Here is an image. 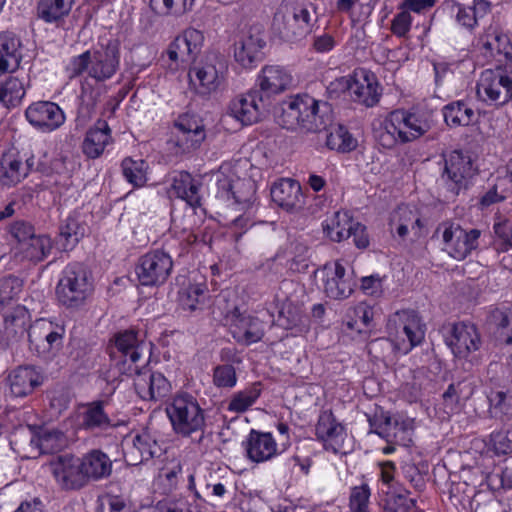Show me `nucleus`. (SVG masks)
I'll list each match as a JSON object with an SVG mask.
<instances>
[{
	"mask_svg": "<svg viewBox=\"0 0 512 512\" xmlns=\"http://www.w3.org/2000/svg\"><path fill=\"white\" fill-rule=\"evenodd\" d=\"M271 198L279 207L295 210L302 204L301 186L292 179H281L271 187Z\"/></svg>",
	"mask_w": 512,
	"mask_h": 512,
	"instance_id": "nucleus-29",
	"label": "nucleus"
},
{
	"mask_svg": "<svg viewBox=\"0 0 512 512\" xmlns=\"http://www.w3.org/2000/svg\"><path fill=\"white\" fill-rule=\"evenodd\" d=\"M243 445L247 458L254 463L266 462L279 453L277 443L269 432L251 430Z\"/></svg>",
	"mask_w": 512,
	"mask_h": 512,
	"instance_id": "nucleus-26",
	"label": "nucleus"
},
{
	"mask_svg": "<svg viewBox=\"0 0 512 512\" xmlns=\"http://www.w3.org/2000/svg\"><path fill=\"white\" fill-rule=\"evenodd\" d=\"M390 114L398 128L400 143H407L420 138L427 133L432 126L430 115L424 112L395 110Z\"/></svg>",
	"mask_w": 512,
	"mask_h": 512,
	"instance_id": "nucleus-17",
	"label": "nucleus"
},
{
	"mask_svg": "<svg viewBox=\"0 0 512 512\" xmlns=\"http://www.w3.org/2000/svg\"><path fill=\"white\" fill-rule=\"evenodd\" d=\"M91 292L92 283L86 269L80 264L67 266L57 285L58 300L67 307H77L84 303Z\"/></svg>",
	"mask_w": 512,
	"mask_h": 512,
	"instance_id": "nucleus-9",
	"label": "nucleus"
},
{
	"mask_svg": "<svg viewBox=\"0 0 512 512\" xmlns=\"http://www.w3.org/2000/svg\"><path fill=\"white\" fill-rule=\"evenodd\" d=\"M114 347L115 351L112 354H119L124 364L129 362L128 372L131 375L135 366L140 365L139 362L142 364L147 362V347L134 330H125L116 334Z\"/></svg>",
	"mask_w": 512,
	"mask_h": 512,
	"instance_id": "nucleus-19",
	"label": "nucleus"
},
{
	"mask_svg": "<svg viewBox=\"0 0 512 512\" xmlns=\"http://www.w3.org/2000/svg\"><path fill=\"white\" fill-rule=\"evenodd\" d=\"M444 339L453 355L460 359H467L482 345L477 327L469 322L449 324L444 328Z\"/></svg>",
	"mask_w": 512,
	"mask_h": 512,
	"instance_id": "nucleus-13",
	"label": "nucleus"
},
{
	"mask_svg": "<svg viewBox=\"0 0 512 512\" xmlns=\"http://www.w3.org/2000/svg\"><path fill=\"white\" fill-rule=\"evenodd\" d=\"M257 85L265 100L281 94L293 86L292 74L283 66L266 65L257 77Z\"/></svg>",
	"mask_w": 512,
	"mask_h": 512,
	"instance_id": "nucleus-25",
	"label": "nucleus"
},
{
	"mask_svg": "<svg viewBox=\"0 0 512 512\" xmlns=\"http://www.w3.org/2000/svg\"><path fill=\"white\" fill-rule=\"evenodd\" d=\"M354 220L348 211H337L328 218L324 225L326 235L334 242H341L351 237Z\"/></svg>",
	"mask_w": 512,
	"mask_h": 512,
	"instance_id": "nucleus-38",
	"label": "nucleus"
},
{
	"mask_svg": "<svg viewBox=\"0 0 512 512\" xmlns=\"http://www.w3.org/2000/svg\"><path fill=\"white\" fill-rule=\"evenodd\" d=\"M445 7L455 16L456 22L462 27L472 30L477 26L478 20L476 19L471 7H466L453 0L446 1Z\"/></svg>",
	"mask_w": 512,
	"mask_h": 512,
	"instance_id": "nucleus-53",
	"label": "nucleus"
},
{
	"mask_svg": "<svg viewBox=\"0 0 512 512\" xmlns=\"http://www.w3.org/2000/svg\"><path fill=\"white\" fill-rule=\"evenodd\" d=\"M173 269L171 256L161 250L146 253L136 268L138 280L144 286H159L166 282Z\"/></svg>",
	"mask_w": 512,
	"mask_h": 512,
	"instance_id": "nucleus-14",
	"label": "nucleus"
},
{
	"mask_svg": "<svg viewBox=\"0 0 512 512\" xmlns=\"http://www.w3.org/2000/svg\"><path fill=\"white\" fill-rule=\"evenodd\" d=\"M309 248L306 244L294 241L290 244V269L301 273L305 272L309 266Z\"/></svg>",
	"mask_w": 512,
	"mask_h": 512,
	"instance_id": "nucleus-56",
	"label": "nucleus"
},
{
	"mask_svg": "<svg viewBox=\"0 0 512 512\" xmlns=\"http://www.w3.org/2000/svg\"><path fill=\"white\" fill-rule=\"evenodd\" d=\"M214 384L221 388H232L236 385L237 376L232 365H221L215 368L213 375Z\"/></svg>",
	"mask_w": 512,
	"mask_h": 512,
	"instance_id": "nucleus-62",
	"label": "nucleus"
},
{
	"mask_svg": "<svg viewBox=\"0 0 512 512\" xmlns=\"http://www.w3.org/2000/svg\"><path fill=\"white\" fill-rule=\"evenodd\" d=\"M111 130L106 121H98L90 128L82 144L83 153L91 159L98 158L111 141Z\"/></svg>",
	"mask_w": 512,
	"mask_h": 512,
	"instance_id": "nucleus-31",
	"label": "nucleus"
},
{
	"mask_svg": "<svg viewBox=\"0 0 512 512\" xmlns=\"http://www.w3.org/2000/svg\"><path fill=\"white\" fill-rule=\"evenodd\" d=\"M480 230H465L459 224L443 222L438 225L434 236L441 238L442 250L456 260L465 259L478 247Z\"/></svg>",
	"mask_w": 512,
	"mask_h": 512,
	"instance_id": "nucleus-8",
	"label": "nucleus"
},
{
	"mask_svg": "<svg viewBox=\"0 0 512 512\" xmlns=\"http://www.w3.org/2000/svg\"><path fill=\"white\" fill-rule=\"evenodd\" d=\"M230 332L240 344L250 345L260 341L264 336V324L255 316L244 314L234 309L228 316Z\"/></svg>",
	"mask_w": 512,
	"mask_h": 512,
	"instance_id": "nucleus-21",
	"label": "nucleus"
},
{
	"mask_svg": "<svg viewBox=\"0 0 512 512\" xmlns=\"http://www.w3.org/2000/svg\"><path fill=\"white\" fill-rule=\"evenodd\" d=\"M326 145L331 150L345 153L355 149L357 141L345 127L337 125L332 127L327 133Z\"/></svg>",
	"mask_w": 512,
	"mask_h": 512,
	"instance_id": "nucleus-44",
	"label": "nucleus"
},
{
	"mask_svg": "<svg viewBox=\"0 0 512 512\" xmlns=\"http://www.w3.org/2000/svg\"><path fill=\"white\" fill-rule=\"evenodd\" d=\"M387 335L394 347L407 354L419 345L425 336V324L414 310H400L393 313L387 321Z\"/></svg>",
	"mask_w": 512,
	"mask_h": 512,
	"instance_id": "nucleus-4",
	"label": "nucleus"
},
{
	"mask_svg": "<svg viewBox=\"0 0 512 512\" xmlns=\"http://www.w3.org/2000/svg\"><path fill=\"white\" fill-rule=\"evenodd\" d=\"M124 445V457L129 465H138L163 453L162 446L148 430L136 434L131 441L126 440Z\"/></svg>",
	"mask_w": 512,
	"mask_h": 512,
	"instance_id": "nucleus-22",
	"label": "nucleus"
},
{
	"mask_svg": "<svg viewBox=\"0 0 512 512\" xmlns=\"http://www.w3.org/2000/svg\"><path fill=\"white\" fill-rule=\"evenodd\" d=\"M315 277L321 282L325 295L335 300L348 298L356 285L353 271H348L341 260L327 262L315 271Z\"/></svg>",
	"mask_w": 512,
	"mask_h": 512,
	"instance_id": "nucleus-11",
	"label": "nucleus"
},
{
	"mask_svg": "<svg viewBox=\"0 0 512 512\" xmlns=\"http://www.w3.org/2000/svg\"><path fill=\"white\" fill-rule=\"evenodd\" d=\"M166 54L171 61L170 68L174 70L194 61V58L178 36L169 45Z\"/></svg>",
	"mask_w": 512,
	"mask_h": 512,
	"instance_id": "nucleus-54",
	"label": "nucleus"
},
{
	"mask_svg": "<svg viewBox=\"0 0 512 512\" xmlns=\"http://www.w3.org/2000/svg\"><path fill=\"white\" fill-rule=\"evenodd\" d=\"M25 93V82L18 77L10 76L0 80V102L6 107L17 106Z\"/></svg>",
	"mask_w": 512,
	"mask_h": 512,
	"instance_id": "nucleus-42",
	"label": "nucleus"
},
{
	"mask_svg": "<svg viewBox=\"0 0 512 512\" xmlns=\"http://www.w3.org/2000/svg\"><path fill=\"white\" fill-rule=\"evenodd\" d=\"M487 325L498 341L512 343V313L494 309L488 316Z\"/></svg>",
	"mask_w": 512,
	"mask_h": 512,
	"instance_id": "nucleus-39",
	"label": "nucleus"
},
{
	"mask_svg": "<svg viewBox=\"0 0 512 512\" xmlns=\"http://www.w3.org/2000/svg\"><path fill=\"white\" fill-rule=\"evenodd\" d=\"M85 483L88 480H99L108 477L112 472V461L103 452L93 450L81 460Z\"/></svg>",
	"mask_w": 512,
	"mask_h": 512,
	"instance_id": "nucleus-33",
	"label": "nucleus"
},
{
	"mask_svg": "<svg viewBox=\"0 0 512 512\" xmlns=\"http://www.w3.org/2000/svg\"><path fill=\"white\" fill-rule=\"evenodd\" d=\"M280 120L287 129L300 127L306 131H320L332 120L331 107L307 94L297 95L282 103Z\"/></svg>",
	"mask_w": 512,
	"mask_h": 512,
	"instance_id": "nucleus-1",
	"label": "nucleus"
},
{
	"mask_svg": "<svg viewBox=\"0 0 512 512\" xmlns=\"http://www.w3.org/2000/svg\"><path fill=\"white\" fill-rule=\"evenodd\" d=\"M302 313L292 303H286L278 313V325L285 329H291L301 323Z\"/></svg>",
	"mask_w": 512,
	"mask_h": 512,
	"instance_id": "nucleus-59",
	"label": "nucleus"
},
{
	"mask_svg": "<svg viewBox=\"0 0 512 512\" xmlns=\"http://www.w3.org/2000/svg\"><path fill=\"white\" fill-rule=\"evenodd\" d=\"M476 172L471 157L460 150H454L445 157L441 180L452 196H457L468 189Z\"/></svg>",
	"mask_w": 512,
	"mask_h": 512,
	"instance_id": "nucleus-10",
	"label": "nucleus"
},
{
	"mask_svg": "<svg viewBox=\"0 0 512 512\" xmlns=\"http://www.w3.org/2000/svg\"><path fill=\"white\" fill-rule=\"evenodd\" d=\"M267 101L257 90H250L245 94L236 96L229 104L232 117L244 125L257 122L265 110Z\"/></svg>",
	"mask_w": 512,
	"mask_h": 512,
	"instance_id": "nucleus-20",
	"label": "nucleus"
},
{
	"mask_svg": "<svg viewBox=\"0 0 512 512\" xmlns=\"http://www.w3.org/2000/svg\"><path fill=\"white\" fill-rule=\"evenodd\" d=\"M80 419L81 428L91 432L106 431L114 426L105 413L102 402H91L84 405Z\"/></svg>",
	"mask_w": 512,
	"mask_h": 512,
	"instance_id": "nucleus-35",
	"label": "nucleus"
},
{
	"mask_svg": "<svg viewBox=\"0 0 512 512\" xmlns=\"http://www.w3.org/2000/svg\"><path fill=\"white\" fill-rule=\"evenodd\" d=\"M85 226L77 215H70L60 226V236L65 239V246L75 245L85 234Z\"/></svg>",
	"mask_w": 512,
	"mask_h": 512,
	"instance_id": "nucleus-51",
	"label": "nucleus"
},
{
	"mask_svg": "<svg viewBox=\"0 0 512 512\" xmlns=\"http://www.w3.org/2000/svg\"><path fill=\"white\" fill-rule=\"evenodd\" d=\"M32 443H35L39 447L41 453H52L63 446L64 437L61 432L47 431L41 434L37 439H33Z\"/></svg>",
	"mask_w": 512,
	"mask_h": 512,
	"instance_id": "nucleus-58",
	"label": "nucleus"
},
{
	"mask_svg": "<svg viewBox=\"0 0 512 512\" xmlns=\"http://www.w3.org/2000/svg\"><path fill=\"white\" fill-rule=\"evenodd\" d=\"M370 496L371 491L367 484L353 487L349 497L350 512H370Z\"/></svg>",
	"mask_w": 512,
	"mask_h": 512,
	"instance_id": "nucleus-57",
	"label": "nucleus"
},
{
	"mask_svg": "<svg viewBox=\"0 0 512 512\" xmlns=\"http://www.w3.org/2000/svg\"><path fill=\"white\" fill-rule=\"evenodd\" d=\"M134 387L143 400H160L171 391V384L160 372H153L143 364L136 365L134 371Z\"/></svg>",
	"mask_w": 512,
	"mask_h": 512,
	"instance_id": "nucleus-15",
	"label": "nucleus"
},
{
	"mask_svg": "<svg viewBox=\"0 0 512 512\" xmlns=\"http://www.w3.org/2000/svg\"><path fill=\"white\" fill-rule=\"evenodd\" d=\"M479 101L494 107H502L512 100V71H483L476 84Z\"/></svg>",
	"mask_w": 512,
	"mask_h": 512,
	"instance_id": "nucleus-7",
	"label": "nucleus"
},
{
	"mask_svg": "<svg viewBox=\"0 0 512 512\" xmlns=\"http://www.w3.org/2000/svg\"><path fill=\"white\" fill-rule=\"evenodd\" d=\"M123 175L134 186H142L146 182V163L143 160L125 158L122 161Z\"/></svg>",
	"mask_w": 512,
	"mask_h": 512,
	"instance_id": "nucleus-52",
	"label": "nucleus"
},
{
	"mask_svg": "<svg viewBox=\"0 0 512 512\" xmlns=\"http://www.w3.org/2000/svg\"><path fill=\"white\" fill-rule=\"evenodd\" d=\"M25 116L32 126L44 132L57 129L65 121V115L61 108L50 101L32 103L26 109Z\"/></svg>",
	"mask_w": 512,
	"mask_h": 512,
	"instance_id": "nucleus-23",
	"label": "nucleus"
},
{
	"mask_svg": "<svg viewBox=\"0 0 512 512\" xmlns=\"http://www.w3.org/2000/svg\"><path fill=\"white\" fill-rule=\"evenodd\" d=\"M261 394L260 384L254 383L248 388L234 393L227 406V410L233 413H244L255 404Z\"/></svg>",
	"mask_w": 512,
	"mask_h": 512,
	"instance_id": "nucleus-43",
	"label": "nucleus"
},
{
	"mask_svg": "<svg viewBox=\"0 0 512 512\" xmlns=\"http://www.w3.org/2000/svg\"><path fill=\"white\" fill-rule=\"evenodd\" d=\"M120 67V44L108 40L97 48L73 57L68 65L71 77L86 75L98 82L111 79Z\"/></svg>",
	"mask_w": 512,
	"mask_h": 512,
	"instance_id": "nucleus-2",
	"label": "nucleus"
},
{
	"mask_svg": "<svg viewBox=\"0 0 512 512\" xmlns=\"http://www.w3.org/2000/svg\"><path fill=\"white\" fill-rule=\"evenodd\" d=\"M206 286L204 284H189L179 292V302L183 309L194 311L205 298Z\"/></svg>",
	"mask_w": 512,
	"mask_h": 512,
	"instance_id": "nucleus-48",
	"label": "nucleus"
},
{
	"mask_svg": "<svg viewBox=\"0 0 512 512\" xmlns=\"http://www.w3.org/2000/svg\"><path fill=\"white\" fill-rule=\"evenodd\" d=\"M265 42L258 35H247L235 43L234 58L244 68L259 60Z\"/></svg>",
	"mask_w": 512,
	"mask_h": 512,
	"instance_id": "nucleus-34",
	"label": "nucleus"
},
{
	"mask_svg": "<svg viewBox=\"0 0 512 512\" xmlns=\"http://www.w3.org/2000/svg\"><path fill=\"white\" fill-rule=\"evenodd\" d=\"M205 138V131H198L197 133L177 132L171 143L175 148V153L184 154L199 148Z\"/></svg>",
	"mask_w": 512,
	"mask_h": 512,
	"instance_id": "nucleus-46",
	"label": "nucleus"
},
{
	"mask_svg": "<svg viewBox=\"0 0 512 512\" xmlns=\"http://www.w3.org/2000/svg\"><path fill=\"white\" fill-rule=\"evenodd\" d=\"M166 411L174 431L182 436L202 431L205 426L204 411L188 393L176 394Z\"/></svg>",
	"mask_w": 512,
	"mask_h": 512,
	"instance_id": "nucleus-5",
	"label": "nucleus"
},
{
	"mask_svg": "<svg viewBox=\"0 0 512 512\" xmlns=\"http://www.w3.org/2000/svg\"><path fill=\"white\" fill-rule=\"evenodd\" d=\"M512 193V180L509 177L498 178L480 198L479 205L482 209L504 201Z\"/></svg>",
	"mask_w": 512,
	"mask_h": 512,
	"instance_id": "nucleus-45",
	"label": "nucleus"
},
{
	"mask_svg": "<svg viewBox=\"0 0 512 512\" xmlns=\"http://www.w3.org/2000/svg\"><path fill=\"white\" fill-rule=\"evenodd\" d=\"M43 375L32 366H19L7 377L10 393L14 397H25L43 383Z\"/></svg>",
	"mask_w": 512,
	"mask_h": 512,
	"instance_id": "nucleus-27",
	"label": "nucleus"
},
{
	"mask_svg": "<svg viewBox=\"0 0 512 512\" xmlns=\"http://www.w3.org/2000/svg\"><path fill=\"white\" fill-rule=\"evenodd\" d=\"M76 0H39L37 16L46 23H58L67 17Z\"/></svg>",
	"mask_w": 512,
	"mask_h": 512,
	"instance_id": "nucleus-37",
	"label": "nucleus"
},
{
	"mask_svg": "<svg viewBox=\"0 0 512 512\" xmlns=\"http://www.w3.org/2000/svg\"><path fill=\"white\" fill-rule=\"evenodd\" d=\"M48 469L63 489H79L86 484L81 461L72 455L53 458L48 464Z\"/></svg>",
	"mask_w": 512,
	"mask_h": 512,
	"instance_id": "nucleus-18",
	"label": "nucleus"
},
{
	"mask_svg": "<svg viewBox=\"0 0 512 512\" xmlns=\"http://www.w3.org/2000/svg\"><path fill=\"white\" fill-rule=\"evenodd\" d=\"M22 290V281L15 276L4 277L0 280V304L15 298Z\"/></svg>",
	"mask_w": 512,
	"mask_h": 512,
	"instance_id": "nucleus-60",
	"label": "nucleus"
},
{
	"mask_svg": "<svg viewBox=\"0 0 512 512\" xmlns=\"http://www.w3.org/2000/svg\"><path fill=\"white\" fill-rule=\"evenodd\" d=\"M317 21L316 8L308 0H283L273 19V29L286 41L308 35Z\"/></svg>",
	"mask_w": 512,
	"mask_h": 512,
	"instance_id": "nucleus-3",
	"label": "nucleus"
},
{
	"mask_svg": "<svg viewBox=\"0 0 512 512\" xmlns=\"http://www.w3.org/2000/svg\"><path fill=\"white\" fill-rule=\"evenodd\" d=\"M52 241L44 234H34L31 239L23 244H15L12 248V257L17 262H40L51 252Z\"/></svg>",
	"mask_w": 512,
	"mask_h": 512,
	"instance_id": "nucleus-28",
	"label": "nucleus"
},
{
	"mask_svg": "<svg viewBox=\"0 0 512 512\" xmlns=\"http://www.w3.org/2000/svg\"><path fill=\"white\" fill-rule=\"evenodd\" d=\"M33 163L22 162L14 153H5L0 162V181L3 185L12 186L23 180L29 173Z\"/></svg>",
	"mask_w": 512,
	"mask_h": 512,
	"instance_id": "nucleus-32",
	"label": "nucleus"
},
{
	"mask_svg": "<svg viewBox=\"0 0 512 512\" xmlns=\"http://www.w3.org/2000/svg\"><path fill=\"white\" fill-rule=\"evenodd\" d=\"M172 191L178 198L185 200L190 206L196 207L200 205L199 186L188 172H180L174 177Z\"/></svg>",
	"mask_w": 512,
	"mask_h": 512,
	"instance_id": "nucleus-41",
	"label": "nucleus"
},
{
	"mask_svg": "<svg viewBox=\"0 0 512 512\" xmlns=\"http://www.w3.org/2000/svg\"><path fill=\"white\" fill-rule=\"evenodd\" d=\"M175 128L177 132L197 133L198 131H205L202 121L198 117L190 114L180 115L175 122Z\"/></svg>",
	"mask_w": 512,
	"mask_h": 512,
	"instance_id": "nucleus-64",
	"label": "nucleus"
},
{
	"mask_svg": "<svg viewBox=\"0 0 512 512\" xmlns=\"http://www.w3.org/2000/svg\"><path fill=\"white\" fill-rule=\"evenodd\" d=\"M213 179L217 187V196L230 200L231 192L238 176L230 166H221L220 169L213 174Z\"/></svg>",
	"mask_w": 512,
	"mask_h": 512,
	"instance_id": "nucleus-47",
	"label": "nucleus"
},
{
	"mask_svg": "<svg viewBox=\"0 0 512 512\" xmlns=\"http://www.w3.org/2000/svg\"><path fill=\"white\" fill-rule=\"evenodd\" d=\"M227 71L228 64L224 55L211 51L190 69V83L197 93L207 95L223 84Z\"/></svg>",
	"mask_w": 512,
	"mask_h": 512,
	"instance_id": "nucleus-6",
	"label": "nucleus"
},
{
	"mask_svg": "<svg viewBox=\"0 0 512 512\" xmlns=\"http://www.w3.org/2000/svg\"><path fill=\"white\" fill-rule=\"evenodd\" d=\"M256 185L254 181L249 178H239L234 184V189L231 192V198L235 203L249 207L255 201Z\"/></svg>",
	"mask_w": 512,
	"mask_h": 512,
	"instance_id": "nucleus-49",
	"label": "nucleus"
},
{
	"mask_svg": "<svg viewBox=\"0 0 512 512\" xmlns=\"http://www.w3.org/2000/svg\"><path fill=\"white\" fill-rule=\"evenodd\" d=\"M444 120L448 126H469L476 122L474 110L464 101H454L443 109Z\"/></svg>",
	"mask_w": 512,
	"mask_h": 512,
	"instance_id": "nucleus-40",
	"label": "nucleus"
},
{
	"mask_svg": "<svg viewBox=\"0 0 512 512\" xmlns=\"http://www.w3.org/2000/svg\"><path fill=\"white\" fill-rule=\"evenodd\" d=\"M315 432L317 438L323 442L327 450L334 453L343 452L347 433L344 426L336 420L330 410L320 413Z\"/></svg>",
	"mask_w": 512,
	"mask_h": 512,
	"instance_id": "nucleus-24",
	"label": "nucleus"
},
{
	"mask_svg": "<svg viewBox=\"0 0 512 512\" xmlns=\"http://www.w3.org/2000/svg\"><path fill=\"white\" fill-rule=\"evenodd\" d=\"M412 25V16L407 10L397 13L391 22V31L397 37H405Z\"/></svg>",
	"mask_w": 512,
	"mask_h": 512,
	"instance_id": "nucleus-63",
	"label": "nucleus"
},
{
	"mask_svg": "<svg viewBox=\"0 0 512 512\" xmlns=\"http://www.w3.org/2000/svg\"><path fill=\"white\" fill-rule=\"evenodd\" d=\"M385 510L386 512H410L415 506V500L408 499L404 491H385Z\"/></svg>",
	"mask_w": 512,
	"mask_h": 512,
	"instance_id": "nucleus-55",
	"label": "nucleus"
},
{
	"mask_svg": "<svg viewBox=\"0 0 512 512\" xmlns=\"http://www.w3.org/2000/svg\"><path fill=\"white\" fill-rule=\"evenodd\" d=\"M480 45L491 56L499 54L504 55L507 60L512 59L510 38L497 27H489L487 29L480 38Z\"/></svg>",
	"mask_w": 512,
	"mask_h": 512,
	"instance_id": "nucleus-36",
	"label": "nucleus"
},
{
	"mask_svg": "<svg viewBox=\"0 0 512 512\" xmlns=\"http://www.w3.org/2000/svg\"><path fill=\"white\" fill-rule=\"evenodd\" d=\"M375 139L379 145L387 149L393 148L398 142H400V137H398V128L396 127L390 113L381 123L379 128L376 129Z\"/></svg>",
	"mask_w": 512,
	"mask_h": 512,
	"instance_id": "nucleus-50",
	"label": "nucleus"
},
{
	"mask_svg": "<svg viewBox=\"0 0 512 512\" xmlns=\"http://www.w3.org/2000/svg\"><path fill=\"white\" fill-rule=\"evenodd\" d=\"M22 60L20 39L11 32L0 33V73L14 72Z\"/></svg>",
	"mask_w": 512,
	"mask_h": 512,
	"instance_id": "nucleus-30",
	"label": "nucleus"
},
{
	"mask_svg": "<svg viewBox=\"0 0 512 512\" xmlns=\"http://www.w3.org/2000/svg\"><path fill=\"white\" fill-rule=\"evenodd\" d=\"M375 433L388 443L408 446L413 433V420L401 415L382 413L375 419Z\"/></svg>",
	"mask_w": 512,
	"mask_h": 512,
	"instance_id": "nucleus-16",
	"label": "nucleus"
},
{
	"mask_svg": "<svg viewBox=\"0 0 512 512\" xmlns=\"http://www.w3.org/2000/svg\"><path fill=\"white\" fill-rule=\"evenodd\" d=\"M178 37L182 40L187 50L195 59L200 53L203 45L204 36L202 32L194 28H188Z\"/></svg>",
	"mask_w": 512,
	"mask_h": 512,
	"instance_id": "nucleus-61",
	"label": "nucleus"
},
{
	"mask_svg": "<svg viewBox=\"0 0 512 512\" xmlns=\"http://www.w3.org/2000/svg\"><path fill=\"white\" fill-rule=\"evenodd\" d=\"M336 84L338 87L347 89L353 101L367 107H372L379 101L377 78L367 69H356L352 75L336 79Z\"/></svg>",
	"mask_w": 512,
	"mask_h": 512,
	"instance_id": "nucleus-12",
	"label": "nucleus"
}]
</instances>
